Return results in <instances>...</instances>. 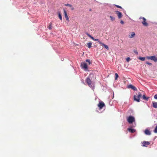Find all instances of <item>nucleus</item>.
<instances>
[{
	"mask_svg": "<svg viewBox=\"0 0 157 157\" xmlns=\"http://www.w3.org/2000/svg\"><path fill=\"white\" fill-rule=\"evenodd\" d=\"M94 40L95 41L98 42L99 44H102V42L100 41V40L99 39H94Z\"/></svg>",
	"mask_w": 157,
	"mask_h": 157,
	"instance_id": "nucleus-19",
	"label": "nucleus"
},
{
	"mask_svg": "<svg viewBox=\"0 0 157 157\" xmlns=\"http://www.w3.org/2000/svg\"><path fill=\"white\" fill-rule=\"evenodd\" d=\"M142 98L144 100L146 101H148L149 98V97H146L145 95L143 96Z\"/></svg>",
	"mask_w": 157,
	"mask_h": 157,
	"instance_id": "nucleus-16",
	"label": "nucleus"
},
{
	"mask_svg": "<svg viewBox=\"0 0 157 157\" xmlns=\"http://www.w3.org/2000/svg\"><path fill=\"white\" fill-rule=\"evenodd\" d=\"M138 59H157V58L155 56H152L146 57H139Z\"/></svg>",
	"mask_w": 157,
	"mask_h": 157,
	"instance_id": "nucleus-5",
	"label": "nucleus"
},
{
	"mask_svg": "<svg viewBox=\"0 0 157 157\" xmlns=\"http://www.w3.org/2000/svg\"><path fill=\"white\" fill-rule=\"evenodd\" d=\"M86 83L90 87H92V81L89 77H87L86 79Z\"/></svg>",
	"mask_w": 157,
	"mask_h": 157,
	"instance_id": "nucleus-4",
	"label": "nucleus"
},
{
	"mask_svg": "<svg viewBox=\"0 0 157 157\" xmlns=\"http://www.w3.org/2000/svg\"><path fill=\"white\" fill-rule=\"evenodd\" d=\"M152 60H153L155 62H157V59H152Z\"/></svg>",
	"mask_w": 157,
	"mask_h": 157,
	"instance_id": "nucleus-35",
	"label": "nucleus"
},
{
	"mask_svg": "<svg viewBox=\"0 0 157 157\" xmlns=\"http://www.w3.org/2000/svg\"><path fill=\"white\" fill-rule=\"evenodd\" d=\"M64 5L65 6H69L70 7H72V5H71L69 4H68V3L65 4H64Z\"/></svg>",
	"mask_w": 157,
	"mask_h": 157,
	"instance_id": "nucleus-21",
	"label": "nucleus"
},
{
	"mask_svg": "<svg viewBox=\"0 0 157 157\" xmlns=\"http://www.w3.org/2000/svg\"><path fill=\"white\" fill-rule=\"evenodd\" d=\"M120 23L121 24H123L124 23V22L122 20H121L120 21Z\"/></svg>",
	"mask_w": 157,
	"mask_h": 157,
	"instance_id": "nucleus-32",
	"label": "nucleus"
},
{
	"mask_svg": "<svg viewBox=\"0 0 157 157\" xmlns=\"http://www.w3.org/2000/svg\"><path fill=\"white\" fill-rule=\"evenodd\" d=\"M154 98L156 99H157V94H155L154 96Z\"/></svg>",
	"mask_w": 157,
	"mask_h": 157,
	"instance_id": "nucleus-30",
	"label": "nucleus"
},
{
	"mask_svg": "<svg viewBox=\"0 0 157 157\" xmlns=\"http://www.w3.org/2000/svg\"><path fill=\"white\" fill-rule=\"evenodd\" d=\"M146 63L148 64L149 65H151V64H152L151 63H149L148 62H146Z\"/></svg>",
	"mask_w": 157,
	"mask_h": 157,
	"instance_id": "nucleus-29",
	"label": "nucleus"
},
{
	"mask_svg": "<svg viewBox=\"0 0 157 157\" xmlns=\"http://www.w3.org/2000/svg\"><path fill=\"white\" fill-rule=\"evenodd\" d=\"M144 133L146 135H149L151 134V133L148 129H146L144 131Z\"/></svg>",
	"mask_w": 157,
	"mask_h": 157,
	"instance_id": "nucleus-13",
	"label": "nucleus"
},
{
	"mask_svg": "<svg viewBox=\"0 0 157 157\" xmlns=\"http://www.w3.org/2000/svg\"><path fill=\"white\" fill-rule=\"evenodd\" d=\"M101 45L104 46V47L107 50L109 49V47H108V46L106 45L105 44H104L102 43V44H101Z\"/></svg>",
	"mask_w": 157,
	"mask_h": 157,
	"instance_id": "nucleus-17",
	"label": "nucleus"
},
{
	"mask_svg": "<svg viewBox=\"0 0 157 157\" xmlns=\"http://www.w3.org/2000/svg\"><path fill=\"white\" fill-rule=\"evenodd\" d=\"M48 28L49 29H52V24H51L49 27H48Z\"/></svg>",
	"mask_w": 157,
	"mask_h": 157,
	"instance_id": "nucleus-28",
	"label": "nucleus"
},
{
	"mask_svg": "<svg viewBox=\"0 0 157 157\" xmlns=\"http://www.w3.org/2000/svg\"><path fill=\"white\" fill-rule=\"evenodd\" d=\"M133 52L136 55H138V52L136 50H134L133 51Z\"/></svg>",
	"mask_w": 157,
	"mask_h": 157,
	"instance_id": "nucleus-26",
	"label": "nucleus"
},
{
	"mask_svg": "<svg viewBox=\"0 0 157 157\" xmlns=\"http://www.w3.org/2000/svg\"><path fill=\"white\" fill-rule=\"evenodd\" d=\"M109 17L110 18V20L112 21H114L115 19V18L111 16H109Z\"/></svg>",
	"mask_w": 157,
	"mask_h": 157,
	"instance_id": "nucleus-20",
	"label": "nucleus"
},
{
	"mask_svg": "<svg viewBox=\"0 0 157 157\" xmlns=\"http://www.w3.org/2000/svg\"><path fill=\"white\" fill-rule=\"evenodd\" d=\"M70 7L71 8V10H74V8L73 7L72 5V7Z\"/></svg>",
	"mask_w": 157,
	"mask_h": 157,
	"instance_id": "nucleus-33",
	"label": "nucleus"
},
{
	"mask_svg": "<svg viewBox=\"0 0 157 157\" xmlns=\"http://www.w3.org/2000/svg\"><path fill=\"white\" fill-rule=\"evenodd\" d=\"M63 11H64V16H65V17L66 18V20L67 21H69V18H68V16H67V15L66 11V10L65 9H63Z\"/></svg>",
	"mask_w": 157,
	"mask_h": 157,
	"instance_id": "nucleus-12",
	"label": "nucleus"
},
{
	"mask_svg": "<svg viewBox=\"0 0 157 157\" xmlns=\"http://www.w3.org/2000/svg\"><path fill=\"white\" fill-rule=\"evenodd\" d=\"M92 44V43L91 42H89V43H87V46L89 48H90L91 47Z\"/></svg>",
	"mask_w": 157,
	"mask_h": 157,
	"instance_id": "nucleus-18",
	"label": "nucleus"
},
{
	"mask_svg": "<svg viewBox=\"0 0 157 157\" xmlns=\"http://www.w3.org/2000/svg\"><path fill=\"white\" fill-rule=\"evenodd\" d=\"M127 121L129 124H131L135 121L134 117L130 116L127 118Z\"/></svg>",
	"mask_w": 157,
	"mask_h": 157,
	"instance_id": "nucleus-2",
	"label": "nucleus"
},
{
	"mask_svg": "<svg viewBox=\"0 0 157 157\" xmlns=\"http://www.w3.org/2000/svg\"><path fill=\"white\" fill-rule=\"evenodd\" d=\"M135 33L134 32H131L128 35V37L129 38H132L134 37L135 36Z\"/></svg>",
	"mask_w": 157,
	"mask_h": 157,
	"instance_id": "nucleus-9",
	"label": "nucleus"
},
{
	"mask_svg": "<svg viewBox=\"0 0 157 157\" xmlns=\"http://www.w3.org/2000/svg\"><path fill=\"white\" fill-rule=\"evenodd\" d=\"M81 67L82 68L84 69L85 70H87L88 69L87 64L84 62L81 63Z\"/></svg>",
	"mask_w": 157,
	"mask_h": 157,
	"instance_id": "nucleus-7",
	"label": "nucleus"
},
{
	"mask_svg": "<svg viewBox=\"0 0 157 157\" xmlns=\"http://www.w3.org/2000/svg\"><path fill=\"white\" fill-rule=\"evenodd\" d=\"M86 62L89 63V64H90L91 63V62L89 59H86Z\"/></svg>",
	"mask_w": 157,
	"mask_h": 157,
	"instance_id": "nucleus-25",
	"label": "nucleus"
},
{
	"mask_svg": "<svg viewBox=\"0 0 157 157\" xmlns=\"http://www.w3.org/2000/svg\"><path fill=\"white\" fill-rule=\"evenodd\" d=\"M142 95L139 92L138 93L137 96L134 95V100L137 102H139L140 101V98L141 97Z\"/></svg>",
	"mask_w": 157,
	"mask_h": 157,
	"instance_id": "nucleus-1",
	"label": "nucleus"
},
{
	"mask_svg": "<svg viewBox=\"0 0 157 157\" xmlns=\"http://www.w3.org/2000/svg\"><path fill=\"white\" fill-rule=\"evenodd\" d=\"M141 60H142V61H144V60L145 59H141Z\"/></svg>",
	"mask_w": 157,
	"mask_h": 157,
	"instance_id": "nucleus-38",
	"label": "nucleus"
},
{
	"mask_svg": "<svg viewBox=\"0 0 157 157\" xmlns=\"http://www.w3.org/2000/svg\"><path fill=\"white\" fill-rule=\"evenodd\" d=\"M154 132L157 133V125L156 126L155 130L154 131Z\"/></svg>",
	"mask_w": 157,
	"mask_h": 157,
	"instance_id": "nucleus-24",
	"label": "nucleus"
},
{
	"mask_svg": "<svg viewBox=\"0 0 157 157\" xmlns=\"http://www.w3.org/2000/svg\"><path fill=\"white\" fill-rule=\"evenodd\" d=\"M115 80H117L118 77V75L117 73H115Z\"/></svg>",
	"mask_w": 157,
	"mask_h": 157,
	"instance_id": "nucleus-22",
	"label": "nucleus"
},
{
	"mask_svg": "<svg viewBox=\"0 0 157 157\" xmlns=\"http://www.w3.org/2000/svg\"><path fill=\"white\" fill-rule=\"evenodd\" d=\"M126 59H130V57H128Z\"/></svg>",
	"mask_w": 157,
	"mask_h": 157,
	"instance_id": "nucleus-37",
	"label": "nucleus"
},
{
	"mask_svg": "<svg viewBox=\"0 0 157 157\" xmlns=\"http://www.w3.org/2000/svg\"><path fill=\"white\" fill-rule=\"evenodd\" d=\"M105 106V104L104 102L102 101H99L98 104V107L99 108V109H102Z\"/></svg>",
	"mask_w": 157,
	"mask_h": 157,
	"instance_id": "nucleus-6",
	"label": "nucleus"
},
{
	"mask_svg": "<svg viewBox=\"0 0 157 157\" xmlns=\"http://www.w3.org/2000/svg\"><path fill=\"white\" fill-rule=\"evenodd\" d=\"M130 59H126V60L127 62H129Z\"/></svg>",
	"mask_w": 157,
	"mask_h": 157,
	"instance_id": "nucleus-36",
	"label": "nucleus"
},
{
	"mask_svg": "<svg viewBox=\"0 0 157 157\" xmlns=\"http://www.w3.org/2000/svg\"><path fill=\"white\" fill-rule=\"evenodd\" d=\"M140 19H142L143 20V21H142V23L144 26H147L148 25V24L146 22V19L145 18L143 17H140Z\"/></svg>",
	"mask_w": 157,
	"mask_h": 157,
	"instance_id": "nucleus-3",
	"label": "nucleus"
},
{
	"mask_svg": "<svg viewBox=\"0 0 157 157\" xmlns=\"http://www.w3.org/2000/svg\"><path fill=\"white\" fill-rule=\"evenodd\" d=\"M128 130L129 132L132 133L136 131L135 129L130 128H128Z\"/></svg>",
	"mask_w": 157,
	"mask_h": 157,
	"instance_id": "nucleus-14",
	"label": "nucleus"
},
{
	"mask_svg": "<svg viewBox=\"0 0 157 157\" xmlns=\"http://www.w3.org/2000/svg\"><path fill=\"white\" fill-rule=\"evenodd\" d=\"M86 34H87V36H88L90 38L91 37V36H91L90 35V34H89V33H86Z\"/></svg>",
	"mask_w": 157,
	"mask_h": 157,
	"instance_id": "nucleus-31",
	"label": "nucleus"
},
{
	"mask_svg": "<svg viewBox=\"0 0 157 157\" xmlns=\"http://www.w3.org/2000/svg\"><path fill=\"white\" fill-rule=\"evenodd\" d=\"M128 88H131L134 91H136L137 90L136 87L131 84H130L128 86Z\"/></svg>",
	"mask_w": 157,
	"mask_h": 157,
	"instance_id": "nucleus-11",
	"label": "nucleus"
},
{
	"mask_svg": "<svg viewBox=\"0 0 157 157\" xmlns=\"http://www.w3.org/2000/svg\"><path fill=\"white\" fill-rule=\"evenodd\" d=\"M91 39H92L93 40H94V39L95 38H94L93 36H91V37H90Z\"/></svg>",
	"mask_w": 157,
	"mask_h": 157,
	"instance_id": "nucleus-34",
	"label": "nucleus"
},
{
	"mask_svg": "<svg viewBox=\"0 0 157 157\" xmlns=\"http://www.w3.org/2000/svg\"><path fill=\"white\" fill-rule=\"evenodd\" d=\"M116 13L117 14L118 18L119 19L121 18L122 17V14L121 12L118 10H117L115 11Z\"/></svg>",
	"mask_w": 157,
	"mask_h": 157,
	"instance_id": "nucleus-10",
	"label": "nucleus"
},
{
	"mask_svg": "<svg viewBox=\"0 0 157 157\" xmlns=\"http://www.w3.org/2000/svg\"><path fill=\"white\" fill-rule=\"evenodd\" d=\"M142 144H143L142 146L143 147H147L148 145L150 144V142L148 141H144L143 142H142Z\"/></svg>",
	"mask_w": 157,
	"mask_h": 157,
	"instance_id": "nucleus-8",
	"label": "nucleus"
},
{
	"mask_svg": "<svg viewBox=\"0 0 157 157\" xmlns=\"http://www.w3.org/2000/svg\"><path fill=\"white\" fill-rule=\"evenodd\" d=\"M114 5L117 8H121V9L122 8V7L121 6H118V5Z\"/></svg>",
	"mask_w": 157,
	"mask_h": 157,
	"instance_id": "nucleus-27",
	"label": "nucleus"
},
{
	"mask_svg": "<svg viewBox=\"0 0 157 157\" xmlns=\"http://www.w3.org/2000/svg\"><path fill=\"white\" fill-rule=\"evenodd\" d=\"M153 107L155 108H157V102H152Z\"/></svg>",
	"mask_w": 157,
	"mask_h": 157,
	"instance_id": "nucleus-15",
	"label": "nucleus"
},
{
	"mask_svg": "<svg viewBox=\"0 0 157 157\" xmlns=\"http://www.w3.org/2000/svg\"><path fill=\"white\" fill-rule=\"evenodd\" d=\"M59 17L61 20H62V16L59 13Z\"/></svg>",
	"mask_w": 157,
	"mask_h": 157,
	"instance_id": "nucleus-23",
	"label": "nucleus"
}]
</instances>
